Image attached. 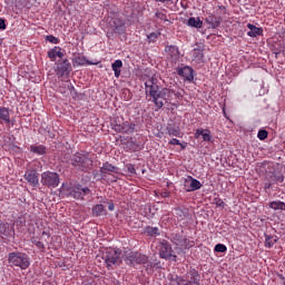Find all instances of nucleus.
<instances>
[{
	"label": "nucleus",
	"instance_id": "obj_38",
	"mask_svg": "<svg viewBox=\"0 0 285 285\" xmlns=\"http://www.w3.org/2000/svg\"><path fill=\"white\" fill-rule=\"evenodd\" d=\"M46 41H49V43H59V38L52 36V35H49L46 37Z\"/></svg>",
	"mask_w": 285,
	"mask_h": 285
},
{
	"label": "nucleus",
	"instance_id": "obj_23",
	"mask_svg": "<svg viewBox=\"0 0 285 285\" xmlns=\"http://www.w3.org/2000/svg\"><path fill=\"white\" fill-rule=\"evenodd\" d=\"M165 52H167V55L171 57L174 61H177V59H179V48H177V46H167L165 48Z\"/></svg>",
	"mask_w": 285,
	"mask_h": 285
},
{
	"label": "nucleus",
	"instance_id": "obj_31",
	"mask_svg": "<svg viewBox=\"0 0 285 285\" xmlns=\"http://www.w3.org/2000/svg\"><path fill=\"white\" fill-rule=\"evenodd\" d=\"M269 208L273 210H285V203L281 200L269 203Z\"/></svg>",
	"mask_w": 285,
	"mask_h": 285
},
{
	"label": "nucleus",
	"instance_id": "obj_48",
	"mask_svg": "<svg viewBox=\"0 0 285 285\" xmlns=\"http://www.w3.org/2000/svg\"><path fill=\"white\" fill-rule=\"evenodd\" d=\"M108 210H110V212L115 210V204L114 203L108 204Z\"/></svg>",
	"mask_w": 285,
	"mask_h": 285
},
{
	"label": "nucleus",
	"instance_id": "obj_16",
	"mask_svg": "<svg viewBox=\"0 0 285 285\" xmlns=\"http://www.w3.org/2000/svg\"><path fill=\"white\" fill-rule=\"evenodd\" d=\"M0 235L2 237H14V226L10 225V223H3L0 225Z\"/></svg>",
	"mask_w": 285,
	"mask_h": 285
},
{
	"label": "nucleus",
	"instance_id": "obj_34",
	"mask_svg": "<svg viewBox=\"0 0 285 285\" xmlns=\"http://www.w3.org/2000/svg\"><path fill=\"white\" fill-rule=\"evenodd\" d=\"M175 215H176V217H179L180 219H186L187 213L181 208H176Z\"/></svg>",
	"mask_w": 285,
	"mask_h": 285
},
{
	"label": "nucleus",
	"instance_id": "obj_10",
	"mask_svg": "<svg viewBox=\"0 0 285 285\" xmlns=\"http://www.w3.org/2000/svg\"><path fill=\"white\" fill-rule=\"evenodd\" d=\"M69 195L70 197H73V199H83L86 195H90V188L76 185L69 188Z\"/></svg>",
	"mask_w": 285,
	"mask_h": 285
},
{
	"label": "nucleus",
	"instance_id": "obj_33",
	"mask_svg": "<svg viewBox=\"0 0 285 285\" xmlns=\"http://www.w3.org/2000/svg\"><path fill=\"white\" fill-rule=\"evenodd\" d=\"M215 253H226V250H228V247H226V245L224 244H217L214 247Z\"/></svg>",
	"mask_w": 285,
	"mask_h": 285
},
{
	"label": "nucleus",
	"instance_id": "obj_42",
	"mask_svg": "<svg viewBox=\"0 0 285 285\" xmlns=\"http://www.w3.org/2000/svg\"><path fill=\"white\" fill-rule=\"evenodd\" d=\"M168 135L170 137H179V130H177V129H169L168 130Z\"/></svg>",
	"mask_w": 285,
	"mask_h": 285
},
{
	"label": "nucleus",
	"instance_id": "obj_29",
	"mask_svg": "<svg viewBox=\"0 0 285 285\" xmlns=\"http://www.w3.org/2000/svg\"><path fill=\"white\" fill-rule=\"evenodd\" d=\"M145 234L148 235V237H158L159 227L147 226L145 227Z\"/></svg>",
	"mask_w": 285,
	"mask_h": 285
},
{
	"label": "nucleus",
	"instance_id": "obj_28",
	"mask_svg": "<svg viewBox=\"0 0 285 285\" xmlns=\"http://www.w3.org/2000/svg\"><path fill=\"white\" fill-rule=\"evenodd\" d=\"M278 240L277 236L265 235V248H273Z\"/></svg>",
	"mask_w": 285,
	"mask_h": 285
},
{
	"label": "nucleus",
	"instance_id": "obj_3",
	"mask_svg": "<svg viewBox=\"0 0 285 285\" xmlns=\"http://www.w3.org/2000/svg\"><path fill=\"white\" fill-rule=\"evenodd\" d=\"M71 166L82 173H90L94 168L92 158L89 153H76L71 156Z\"/></svg>",
	"mask_w": 285,
	"mask_h": 285
},
{
	"label": "nucleus",
	"instance_id": "obj_43",
	"mask_svg": "<svg viewBox=\"0 0 285 285\" xmlns=\"http://www.w3.org/2000/svg\"><path fill=\"white\" fill-rule=\"evenodd\" d=\"M36 246L39 250H41L43 253V250H46V245L41 242V240H38L36 243Z\"/></svg>",
	"mask_w": 285,
	"mask_h": 285
},
{
	"label": "nucleus",
	"instance_id": "obj_45",
	"mask_svg": "<svg viewBox=\"0 0 285 285\" xmlns=\"http://www.w3.org/2000/svg\"><path fill=\"white\" fill-rule=\"evenodd\" d=\"M205 129H196L195 138L199 139V137H203Z\"/></svg>",
	"mask_w": 285,
	"mask_h": 285
},
{
	"label": "nucleus",
	"instance_id": "obj_49",
	"mask_svg": "<svg viewBox=\"0 0 285 285\" xmlns=\"http://www.w3.org/2000/svg\"><path fill=\"white\" fill-rule=\"evenodd\" d=\"M30 242H31V244H35V246L38 244V239H37V237H31V239H30Z\"/></svg>",
	"mask_w": 285,
	"mask_h": 285
},
{
	"label": "nucleus",
	"instance_id": "obj_5",
	"mask_svg": "<svg viewBox=\"0 0 285 285\" xmlns=\"http://www.w3.org/2000/svg\"><path fill=\"white\" fill-rule=\"evenodd\" d=\"M96 259L98 262L102 259L108 268L119 265L121 264V249H106L102 252L101 256H97Z\"/></svg>",
	"mask_w": 285,
	"mask_h": 285
},
{
	"label": "nucleus",
	"instance_id": "obj_15",
	"mask_svg": "<svg viewBox=\"0 0 285 285\" xmlns=\"http://www.w3.org/2000/svg\"><path fill=\"white\" fill-rule=\"evenodd\" d=\"M194 72L193 68L188 66L177 69V75H179V77H184L186 81H193V79H195Z\"/></svg>",
	"mask_w": 285,
	"mask_h": 285
},
{
	"label": "nucleus",
	"instance_id": "obj_9",
	"mask_svg": "<svg viewBox=\"0 0 285 285\" xmlns=\"http://www.w3.org/2000/svg\"><path fill=\"white\" fill-rule=\"evenodd\" d=\"M171 242L176 246H180L181 248H186V249L193 248V246H195V240H190L180 234H173Z\"/></svg>",
	"mask_w": 285,
	"mask_h": 285
},
{
	"label": "nucleus",
	"instance_id": "obj_41",
	"mask_svg": "<svg viewBox=\"0 0 285 285\" xmlns=\"http://www.w3.org/2000/svg\"><path fill=\"white\" fill-rule=\"evenodd\" d=\"M156 17H157V19H160L161 21H168V18H167L166 13H164V12H156Z\"/></svg>",
	"mask_w": 285,
	"mask_h": 285
},
{
	"label": "nucleus",
	"instance_id": "obj_44",
	"mask_svg": "<svg viewBox=\"0 0 285 285\" xmlns=\"http://www.w3.org/2000/svg\"><path fill=\"white\" fill-rule=\"evenodd\" d=\"M170 146H181V142L179 141V139L177 138H173L170 141H169Z\"/></svg>",
	"mask_w": 285,
	"mask_h": 285
},
{
	"label": "nucleus",
	"instance_id": "obj_47",
	"mask_svg": "<svg viewBox=\"0 0 285 285\" xmlns=\"http://www.w3.org/2000/svg\"><path fill=\"white\" fill-rule=\"evenodd\" d=\"M272 186H273V183H271V180H267L266 183H264V189L265 190L271 189Z\"/></svg>",
	"mask_w": 285,
	"mask_h": 285
},
{
	"label": "nucleus",
	"instance_id": "obj_37",
	"mask_svg": "<svg viewBox=\"0 0 285 285\" xmlns=\"http://www.w3.org/2000/svg\"><path fill=\"white\" fill-rule=\"evenodd\" d=\"M203 139L205 141H210V139H213V136L210 135V130L209 129H205L203 131Z\"/></svg>",
	"mask_w": 285,
	"mask_h": 285
},
{
	"label": "nucleus",
	"instance_id": "obj_35",
	"mask_svg": "<svg viewBox=\"0 0 285 285\" xmlns=\"http://www.w3.org/2000/svg\"><path fill=\"white\" fill-rule=\"evenodd\" d=\"M214 204L217 208H224L226 206V203L219 197L214 198Z\"/></svg>",
	"mask_w": 285,
	"mask_h": 285
},
{
	"label": "nucleus",
	"instance_id": "obj_11",
	"mask_svg": "<svg viewBox=\"0 0 285 285\" xmlns=\"http://www.w3.org/2000/svg\"><path fill=\"white\" fill-rule=\"evenodd\" d=\"M202 188V183L193 176H188L184 183V190L186 193H195V190H199Z\"/></svg>",
	"mask_w": 285,
	"mask_h": 285
},
{
	"label": "nucleus",
	"instance_id": "obj_51",
	"mask_svg": "<svg viewBox=\"0 0 285 285\" xmlns=\"http://www.w3.org/2000/svg\"><path fill=\"white\" fill-rule=\"evenodd\" d=\"M181 150H184L186 148V145L180 144Z\"/></svg>",
	"mask_w": 285,
	"mask_h": 285
},
{
	"label": "nucleus",
	"instance_id": "obj_21",
	"mask_svg": "<svg viewBox=\"0 0 285 285\" xmlns=\"http://www.w3.org/2000/svg\"><path fill=\"white\" fill-rule=\"evenodd\" d=\"M206 23L208 26H210V28L216 29L219 28V26L222 24V19L214 16V14H209L206 19H205Z\"/></svg>",
	"mask_w": 285,
	"mask_h": 285
},
{
	"label": "nucleus",
	"instance_id": "obj_22",
	"mask_svg": "<svg viewBox=\"0 0 285 285\" xmlns=\"http://www.w3.org/2000/svg\"><path fill=\"white\" fill-rule=\"evenodd\" d=\"M117 170H119V168L108 161L100 167L101 175H110V173H117Z\"/></svg>",
	"mask_w": 285,
	"mask_h": 285
},
{
	"label": "nucleus",
	"instance_id": "obj_50",
	"mask_svg": "<svg viewBox=\"0 0 285 285\" xmlns=\"http://www.w3.org/2000/svg\"><path fill=\"white\" fill-rule=\"evenodd\" d=\"M42 235H46L47 237H50V233H48V232H42Z\"/></svg>",
	"mask_w": 285,
	"mask_h": 285
},
{
	"label": "nucleus",
	"instance_id": "obj_24",
	"mask_svg": "<svg viewBox=\"0 0 285 285\" xmlns=\"http://www.w3.org/2000/svg\"><path fill=\"white\" fill-rule=\"evenodd\" d=\"M48 57L51 61H57V57L59 59H63V52H61V48L55 47L53 49L48 51Z\"/></svg>",
	"mask_w": 285,
	"mask_h": 285
},
{
	"label": "nucleus",
	"instance_id": "obj_12",
	"mask_svg": "<svg viewBox=\"0 0 285 285\" xmlns=\"http://www.w3.org/2000/svg\"><path fill=\"white\" fill-rule=\"evenodd\" d=\"M23 178L33 188H37V186H39V173H37V170L35 169L26 170Z\"/></svg>",
	"mask_w": 285,
	"mask_h": 285
},
{
	"label": "nucleus",
	"instance_id": "obj_46",
	"mask_svg": "<svg viewBox=\"0 0 285 285\" xmlns=\"http://www.w3.org/2000/svg\"><path fill=\"white\" fill-rule=\"evenodd\" d=\"M7 26H6V20L0 18V30H6Z\"/></svg>",
	"mask_w": 285,
	"mask_h": 285
},
{
	"label": "nucleus",
	"instance_id": "obj_7",
	"mask_svg": "<svg viewBox=\"0 0 285 285\" xmlns=\"http://www.w3.org/2000/svg\"><path fill=\"white\" fill-rule=\"evenodd\" d=\"M125 263L127 266H139L141 264H148V256L138 253V252H130L125 256Z\"/></svg>",
	"mask_w": 285,
	"mask_h": 285
},
{
	"label": "nucleus",
	"instance_id": "obj_8",
	"mask_svg": "<svg viewBox=\"0 0 285 285\" xmlns=\"http://www.w3.org/2000/svg\"><path fill=\"white\" fill-rule=\"evenodd\" d=\"M40 183L47 188H57L60 184L59 174L53 171H45L41 174Z\"/></svg>",
	"mask_w": 285,
	"mask_h": 285
},
{
	"label": "nucleus",
	"instance_id": "obj_4",
	"mask_svg": "<svg viewBox=\"0 0 285 285\" xmlns=\"http://www.w3.org/2000/svg\"><path fill=\"white\" fill-rule=\"evenodd\" d=\"M8 262L10 266H17L21 271L30 268V256L26 253L13 252L8 254Z\"/></svg>",
	"mask_w": 285,
	"mask_h": 285
},
{
	"label": "nucleus",
	"instance_id": "obj_19",
	"mask_svg": "<svg viewBox=\"0 0 285 285\" xmlns=\"http://www.w3.org/2000/svg\"><path fill=\"white\" fill-rule=\"evenodd\" d=\"M191 59L195 63H204V49L202 48L193 49Z\"/></svg>",
	"mask_w": 285,
	"mask_h": 285
},
{
	"label": "nucleus",
	"instance_id": "obj_32",
	"mask_svg": "<svg viewBox=\"0 0 285 285\" xmlns=\"http://www.w3.org/2000/svg\"><path fill=\"white\" fill-rule=\"evenodd\" d=\"M257 137L261 141H264V139H268V131H266V129H261Z\"/></svg>",
	"mask_w": 285,
	"mask_h": 285
},
{
	"label": "nucleus",
	"instance_id": "obj_6",
	"mask_svg": "<svg viewBox=\"0 0 285 285\" xmlns=\"http://www.w3.org/2000/svg\"><path fill=\"white\" fill-rule=\"evenodd\" d=\"M56 75L58 79H68L72 72V65L68 59H60L56 63Z\"/></svg>",
	"mask_w": 285,
	"mask_h": 285
},
{
	"label": "nucleus",
	"instance_id": "obj_36",
	"mask_svg": "<svg viewBox=\"0 0 285 285\" xmlns=\"http://www.w3.org/2000/svg\"><path fill=\"white\" fill-rule=\"evenodd\" d=\"M159 37V33L151 32L147 36V39H149V42L155 43L157 41V38Z\"/></svg>",
	"mask_w": 285,
	"mask_h": 285
},
{
	"label": "nucleus",
	"instance_id": "obj_14",
	"mask_svg": "<svg viewBox=\"0 0 285 285\" xmlns=\"http://www.w3.org/2000/svg\"><path fill=\"white\" fill-rule=\"evenodd\" d=\"M116 132H124L125 135H132L135 132V124L125 121L120 125H115Z\"/></svg>",
	"mask_w": 285,
	"mask_h": 285
},
{
	"label": "nucleus",
	"instance_id": "obj_39",
	"mask_svg": "<svg viewBox=\"0 0 285 285\" xmlns=\"http://www.w3.org/2000/svg\"><path fill=\"white\" fill-rule=\"evenodd\" d=\"M77 63H78L79 66H86V63H88V66H92V62L86 60V58H78V59H77Z\"/></svg>",
	"mask_w": 285,
	"mask_h": 285
},
{
	"label": "nucleus",
	"instance_id": "obj_27",
	"mask_svg": "<svg viewBox=\"0 0 285 285\" xmlns=\"http://www.w3.org/2000/svg\"><path fill=\"white\" fill-rule=\"evenodd\" d=\"M187 26H189V28H203L204 26V21H202V19L199 18H195V17H191L187 20Z\"/></svg>",
	"mask_w": 285,
	"mask_h": 285
},
{
	"label": "nucleus",
	"instance_id": "obj_2",
	"mask_svg": "<svg viewBox=\"0 0 285 285\" xmlns=\"http://www.w3.org/2000/svg\"><path fill=\"white\" fill-rule=\"evenodd\" d=\"M169 279L176 285H202V275L197 269H189L184 276L170 275Z\"/></svg>",
	"mask_w": 285,
	"mask_h": 285
},
{
	"label": "nucleus",
	"instance_id": "obj_1",
	"mask_svg": "<svg viewBox=\"0 0 285 285\" xmlns=\"http://www.w3.org/2000/svg\"><path fill=\"white\" fill-rule=\"evenodd\" d=\"M145 94L147 101H150L156 106L157 110L164 108V102H171L173 99L177 98V92L173 89L163 88L160 89L155 82V78H150L145 82Z\"/></svg>",
	"mask_w": 285,
	"mask_h": 285
},
{
	"label": "nucleus",
	"instance_id": "obj_17",
	"mask_svg": "<svg viewBox=\"0 0 285 285\" xmlns=\"http://www.w3.org/2000/svg\"><path fill=\"white\" fill-rule=\"evenodd\" d=\"M266 181H271L273 185L275 184H284V175L276 174L275 171H269L265 176Z\"/></svg>",
	"mask_w": 285,
	"mask_h": 285
},
{
	"label": "nucleus",
	"instance_id": "obj_18",
	"mask_svg": "<svg viewBox=\"0 0 285 285\" xmlns=\"http://www.w3.org/2000/svg\"><path fill=\"white\" fill-rule=\"evenodd\" d=\"M247 28H248V32L247 36L248 37H262V35H264V29L262 27H257L253 23H247Z\"/></svg>",
	"mask_w": 285,
	"mask_h": 285
},
{
	"label": "nucleus",
	"instance_id": "obj_40",
	"mask_svg": "<svg viewBox=\"0 0 285 285\" xmlns=\"http://www.w3.org/2000/svg\"><path fill=\"white\" fill-rule=\"evenodd\" d=\"M127 173H129V175H135V173H137V170L135 169V165L129 164L126 166Z\"/></svg>",
	"mask_w": 285,
	"mask_h": 285
},
{
	"label": "nucleus",
	"instance_id": "obj_26",
	"mask_svg": "<svg viewBox=\"0 0 285 285\" xmlns=\"http://www.w3.org/2000/svg\"><path fill=\"white\" fill-rule=\"evenodd\" d=\"M124 67V62L121 60H115V62H112L111 65V70H114L115 72V77H117V79H119V77H121V68Z\"/></svg>",
	"mask_w": 285,
	"mask_h": 285
},
{
	"label": "nucleus",
	"instance_id": "obj_20",
	"mask_svg": "<svg viewBox=\"0 0 285 285\" xmlns=\"http://www.w3.org/2000/svg\"><path fill=\"white\" fill-rule=\"evenodd\" d=\"M10 108L0 107V124L10 125Z\"/></svg>",
	"mask_w": 285,
	"mask_h": 285
},
{
	"label": "nucleus",
	"instance_id": "obj_25",
	"mask_svg": "<svg viewBox=\"0 0 285 285\" xmlns=\"http://www.w3.org/2000/svg\"><path fill=\"white\" fill-rule=\"evenodd\" d=\"M94 217H101L104 215H108V210H106V206L98 204L92 207Z\"/></svg>",
	"mask_w": 285,
	"mask_h": 285
},
{
	"label": "nucleus",
	"instance_id": "obj_13",
	"mask_svg": "<svg viewBox=\"0 0 285 285\" xmlns=\"http://www.w3.org/2000/svg\"><path fill=\"white\" fill-rule=\"evenodd\" d=\"M159 255L161 259H170L173 257V246H170L168 240H163L160 243Z\"/></svg>",
	"mask_w": 285,
	"mask_h": 285
},
{
	"label": "nucleus",
	"instance_id": "obj_30",
	"mask_svg": "<svg viewBox=\"0 0 285 285\" xmlns=\"http://www.w3.org/2000/svg\"><path fill=\"white\" fill-rule=\"evenodd\" d=\"M30 153H33L35 155H46V146H43V145H39V146L31 145L30 146Z\"/></svg>",
	"mask_w": 285,
	"mask_h": 285
}]
</instances>
